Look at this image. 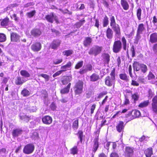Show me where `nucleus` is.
<instances>
[{"mask_svg": "<svg viewBox=\"0 0 157 157\" xmlns=\"http://www.w3.org/2000/svg\"><path fill=\"white\" fill-rule=\"evenodd\" d=\"M123 124L124 123L123 121H120L119 123L116 127V129L118 132H121L123 130L124 127Z\"/></svg>", "mask_w": 157, "mask_h": 157, "instance_id": "obj_22", "label": "nucleus"}, {"mask_svg": "<svg viewBox=\"0 0 157 157\" xmlns=\"http://www.w3.org/2000/svg\"><path fill=\"white\" fill-rule=\"evenodd\" d=\"M98 139V137L95 138L94 141V145L92 148V157H94V155L97 150L99 147Z\"/></svg>", "mask_w": 157, "mask_h": 157, "instance_id": "obj_7", "label": "nucleus"}, {"mask_svg": "<svg viewBox=\"0 0 157 157\" xmlns=\"http://www.w3.org/2000/svg\"><path fill=\"white\" fill-rule=\"evenodd\" d=\"M112 28L115 32V35L117 37L120 36L121 34V31L119 25L117 24L112 26Z\"/></svg>", "mask_w": 157, "mask_h": 157, "instance_id": "obj_14", "label": "nucleus"}, {"mask_svg": "<svg viewBox=\"0 0 157 157\" xmlns=\"http://www.w3.org/2000/svg\"><path fill=\"white\" fill-rule=\"evenodd\" d=\"M108 24V18L106 16H105L103 21V26L104 27H106Z\"/></svg>", "mask_w": 157, "mask_h": 157, "instance_id": "obj_43", "label": "nucleus"}, {"mask_svg": "<svg viewBox=\"0 0 157 157\" xmlns=\"http://www.w3.org/2000/svg\"><path fill=\"white\" fill-rule=\"evenodd\" d=\"M39 76H41L44 78L45 79V81L47 82L49 79V76L47 74H41L39 75Z\"/></svg>", "mask_w": 157, "mask_h": 157, "instance_id": "obj_46", "label": "nucleus"}, {"mask_svg": "<svg viewBox=\"0 0 157 157\" xmlns=\"http://www.w3.org/2000/svg\"><path fill=\"white\" fill-rule=\"evenodd\" d=\"M62 73V71L61 70L58 71L53 75V78H55L56 77Z\"/></svg>", "mask_w": 157, "mask_h": 157, "instance_id": "obj_61", "label": "nucleus"}, {"mask_svg": "<svg viewBox=\"0 0 157 157\" xmlns=\"http://www.w3.org/2000/svg\"><path fill=\"white\" fill-rule=\"evenodd\" d=\"M26 81L23 77L21 78L20 76H17L15 79V83L16 85H21Z\"/></svg>", "mask_w": 157, "mask_h": 157, "instance_id": "obj_12", "label": "nucleus"}, {"mask_svg": "<svg viewBox=\"0 0 157 157\" xmlns=\"http://www.w3.org/2000/svg\"><path fill=\"white\" fill-rule=\"evenodd\" d=\"M150 41L152 43L157 42V33H154L151 35Z\"/></svg>", "mask_w": 157, "mask_h": 157, "instance_id": "obj_20", "label": "nucleus"}, {"mask_svg": "<svg viewBox=\"0 0 157 157\" xmlns=\"http://www.w3.org/2000/svg\"><path fill=\"white\" fill-rule=\"evenodd\" d=\"M35 148L34 145L32 144L26 145L24 147L23 151L26 154H29L32 153L34 151Z\"/></svg>", "mask_w": 157, "mask_h": 157, "instance_id": "obj_5", "label": "nucleus"}, {"mask_svg": "<svg viewBox=\"0 0 157 157\" xmlns=\"http://www.w3.org/2000/svg\"><path fill=\"white\" fill-rule=\"evenodd\" d=\"M106 36L107 38L109 39H112L113 37V32L109 28H108L106 31Z\"/></svg>", "mask_w": 157, "mask_h": 157, "instance_id": "obj_19", "label": "nucleus"}, {"mask_svg": "<svg viewBox=\"0 0 157 157\" xmlns=\"http://www.w3.org/2000/svg\"><path fill=\"white\" fill-rule=\"evenodd\" d=\"M106 93L105 92H103L99 94L97 97V98L100 99L103 97L104 96L106 95Z\"/></svg>", "mask_w": 157, "mask_h": 157, "instance_id": "obj_59", "label": "nucleus"}, {"mask_svg": "<svg viewBox=\"0 0 157 157\" xmlns=\"http://www.w3.org/2000/svg\"><path fill=\"white\" fill-rule=\"evenodd\" d=\"M31 138L34 140H38L39 138L38 133L35 131H33L31 134Z\"/></svg>", "mask_w": 157, "mask_h": 157, "instance_id": "obj_29", "label": "nucleus"}, {"mask_svg": "<svg viewBox=\"0 0 157 157\" xmlns=\"http://www.w3.org/2000/svg\"><path fill=\"white\" fill-rule=\"evenodd\" d=\"M27 109L28 110H29L31 112H35L36 109L35 107H31L30 106L29 108H27Z\"/></svg>", "mask_w": 157, "mask_h": 157, "instance_id": "obj_58", "label": "nucleus"}, {"mask_svg": "<svg viewBox=\"0 0 157 157\" xmlns=\"http://www.w3.org/2000/svg\"><path fill=\"white\" fill-rule=\"evenodd\" d=\"M110 56L107 53H104L102 55V57L103 58L105 63L108 64L110 61Z\"/></svg>", "mask_w": 157, "mask_h": 157, "instance_id": "obj_27", "label": "nucleus"}, {"mask_svg": "<svg viewBox=\"0 0 157 157\" xmlns=\"http://www.w3.org/2000/svg\"><path fill=\"white\" fill-rule=\"evenodd\" d=\"M144 153L146 157H151L153 154L152 148H149L145 150Z\"/></svg>", "mask_w": 157, "mask_h": 157, "instance_id": "obj_23", "label": "nucleus"}, {"mask_svg": "<svg viewBox=\"0 0 157 157\" xmlns=\"http://www.w3.org/2000/svg\"><path fill=\"white\" fill-rule=\"evenodd\" d=\"M22 129L17 128L13 130L12 132V135L13 137H17L22 134Z\"/></svg>", "mask_w": 157, "mask_h": 157, "instance_id": "obj_15", "label": "nucleus"}, {"mask_svg": "<svg viewBox=\"0 0 157 157\" xmlns=\"http://www.w3.org/2000/svg\"><path fill=\"white\" fill-rule=\"evenodd\" d=\"M110 25L111 27L117 24L116 23L115 18L114 16L111 15L110 18Z\"/></svg>", "mask_w": 157, "mask_h": 157, "instance_id": "obj_41", "label": "nucleus"}, {"mask_svg": "<svg viewBox=\"0 0 157 157\" xmlns=\"http://www.w3.org/2000/svg\"><path fill=\"white\" fill-rule=\"evenodd\" d=\"M102 50V47L98 46H95L91 48L88 52V53L91 55L96 56L100 54Z\"/></svg>", "mask_w": 157, "mask_h": 157, "instance_id": "obj_3", "label": "nucleus"}, {"mask_svg": "<svg viewBox=\"0 0 157 157\" xmlns=\"http://www.w3.org/2000/svg\"><path fill=\"white\" fill-rule=\"evenodd\" d=\"M141 33H137L135 39L134 43L136 44H138L139 40L141 38V36L140 34Z\"/></svg>", "mask_w": 157, "mask_h": 157, "instance_id": "obj_47", "label": "nucleus"}, {"mask_svg": "<svg viewBox=\"0 0 157 157\" xmlns=\"http://www.w3.org/2000/svg\"><path fill=\"white\" fill-rule=\"evenodd\" d=\"M141 64L137 62H135L133 64V69L134 71H137L141 68Z\"/></svg>", "mask_w": 157, "mask_h": 157, "instance_id": "obj_25", "label": "nucleus"}, {"mask_svg": "<svg viewBox=\"0 0 157 157\" xmlns=\"http://www.w3.org/2000/svg\"><path fill=\"white\" fill-rule=\"evenodd\" d=\"M71 85V83H69L66 87L61 90L60 91L61 93L63 94L68 93L69 91Z\"/></svg>", "mask_w": 157, "mask_h": 157, "instance_id": "obj_31", "label": "nucleus"}, {"mask_svg": "<svg viewBox=\"0 0 157 157\" xmlns=\"http://www.w3.org/2000/svg\"><path fill=\"white\" fill-rule=\"evenodd\" d=\"M141 68L142 71L144 73H145L147 70V66L144 64H141Z\"/></svg>", "mask_w": 157, "mask_h": 157, "instance_id": "obj_50", "label": "nucleus"}, {"mask_svg": "<svg viewBox=\"0 0 157 157\" xmlns=\"http://www.w3.org/2000/svg\"><path fill=\"white\" fill-rule=\"evenodd\" d=\"M78 152V149L76 146H74L70 149L71 153L73 155L77 154Z\"/></svg>", "mask_w": 157, "mask_h": 157, "instance_id": "obj_37", "label": "nucleus"}, {"mask_svg": "<svg viewBox=\"0 0 157 157\" xmlns=\"http://www.w3.org/2000/svg\"><path fill=\"white\" fill-rule=\"evenodd\" d=\"M139 97V96L137 93L132 94V99L133 100L134 102L135 103L138 100Z\"/></svg>", "mask_w": 157, "mask_h": 157, "instance_id": "obj_35", "label": "nucleus"}, {"mask_svg": "<svg viewBox=\"0 0 157 157\" xmlns=\"http://www.w3.org/2000/svg\"><path fill=\"white\" fill-rule=\"evenodd\" d=\"M41 48V44L39 42H36L33 44L31 46V49L34 52L40 51Z\"/></svg>", "mask_w": 157, "mask_h": 157, "instance_id": "obj_13", "label": "nucleus"}, {"mask_svg": "<svg viewBox=\"0 0 157 157\" xmlns=\"http://www.w3.org/2000/svg\"><path fill=\"white\" fill-rule=\"evenodd\" d=\"M96 105L95 104H93L91 106V114H93L94 113V111L95 109L96 108Z\"/></svg>", "mask_w": 157, "mask_h": 157, "instance_id": "obj_62", "label": "nucleus"}, {"mask_svg": "<svg viewBox=\"0 0 157 157\" xmlns=\"http://www.w3.org/2000/svg\"><path fill=\"white\" fill-rule=\"evenodd\" d=\"M148 79L150 80L155 79V76L151 72H150L148 75Z\"/></svg>", "mask_w": 157, "mask_h": 157, "instance_id": "obj_56", "label": "nucleus"}, {"mask_svg": "<svg viewBox=\"0 0 157 157\" xmlns=\"http://www.w3.org/2000/svg\"><path fill=\"white\" fill-rule=\"evenodd\" d=\"M30 94L29 91L27 89H25L23 90L21 92V94L24 97L29 96Z\"/></svg>", "mask_w": 157, "mask_h": 157, "instance_id": "obj_39", "label": "nucleus"}, {"mask_svg": "<svg viewBox=\"0 0 157 157\" xmlns=\"http://www.w3.org/2000/svg\"><path fill=\"white\" fill-rule=\"evenodd\" d=\"M133 149L130 147H127L125 148V154L127 156L130 157L133 154Z\"/></svg>", "mask_w": 157, "mask_h": 157, "instance_id": "obj_18", "label": "nucleus"}, {"mask_svg": "<svg viewBox=\"0 0 157 157\" xmlns=\"http://www.w3.org/2000/svg\"><path fill=\"white\" fill-rule=\"evenodd\" d=\"M83 85V82L80 80L76 83L74 89L76 94H79L82 92Z\"/></svg>", "mask_w": 157, "mask_h": 157, "instance_id": "obj_2", "label": "nucleus"}, {"mask_svg": "<svg viewBox=\"0 0 157 157\" xmlns=\"http://www.w3.org/2000/svg\"><path fill=\"white\" fill-rule=\"evenodd\" d=\"M120 78L126 82H128L129 80L128 77L125 74H121L119 75Z\"/></svg>", "mask_w": 157, "mask_h": 157, "instance_id": "obj_36", "label": "nucleus"}, {"mask_svg": "<svg viewBox=\"0 0 157 157\" xmlns=\"http://www.w3.org/2000/svg\"><path fill=\"white\" fill-rule=\"evenodd\" d=\"M78 126V119L75 120L73 123L72 128L74 130L77 129Z\"/></svg>", "mask_w": 157, "mask_h": 157, "instance_id": "obj_38", "label": "nucleus"}, {"mask_svg": "<svg viewBox=\"0 0 157 157\" xmlns=\"http://www.w3.org/2000/svg\"><path fill=\"white\" fill-rule=\"evenodd\" d=\"M72 77L71 76H64L62 78V82L63 85L68 83L71 80Z\"/></svg>", "mask_w": 157, "mask_h": 157, "instance_id": "obj_16", "label": "nucleus"}, {"mask_svg": "<svg viewBox=\"0 0 157 157\" xmlns=\"http://www.w3.org/2000/svg\"><path fill=\"white\" fill-rule=\"evenodd\" d=\"M153 110L155 113H157V104H151Z\"/></svg>", "mask_w": 157, "mask_h": 157, "instance_id": "obj_55", "label": "nucleus"}, {"mask_svg": "<svg viewBox=\"0 0 157 157\" xmlns=\"http://www.w3.org/2000/svg\"><path fill=\"white\" fill-rule=\"evenodd\" d=\"M50 107L52 110H54L56 109V106L55 103L54 102H52L50 105Z\"/></svg>", "mask_w": 157, "mask_h": 157, "instance_id": "obj_60", "label": "nucleus"}, {"mask_svg": "<svg viewBox=\"0 0 157 157\" xmlns=\"http://www.w3.org/2000/svg\"><path fill=\"white\" fill-rule=\"evenodd\" d=\"M122 48V43L119 40L115 41L113 44V52L115 53L120 52Z\"/></svg>", "mask_w": 157, "mask_h": 157, "instance_id": "obj_4", "label": "nucleus"}, {"mask_svg": "<svg viewBox=\"0 0 157 157\" xmlns=\"http://www.w3.org/2000/svg\"><path fill=\"white\" fill-rule=\"evenodd\" d=\"M42 121L45 124H49L52 122V118L49 116H45L42 118Z\"/></svg>", "mask_w": 157, "mask_h": 157, "instance_id": "obj_10", "label": "nucleus"}, {"mask_svg": "<svg viewBox=\"0 0 157 157\" xmlns=\"http://www.w3.org/2000/svg\"><path fill=\"white\" fill-rule=\"evenodd\" d=\"M20 73L21 76L25 78L29 77L30 76V74L25 70H21Z\"/></svg>", "mask_w": 157, "mask_h": 157, "instance_id": "obj_32", "label": "nucleus"}, {"mask_svg": "<svg viewBox=\"0 0 157 157\" xmlns=\"http://www.w3.org/2000/svg\"><path fill=\"white\" fill-rule=\"evenodd\" d=\"M148 97L151 98L154 95V93L152 92L151 89H149L148 91Z\"/></svg>", "mask_w": 157, "mask_h": 157, "instance_id": "obj_57", "label": "nucleus"}, {"mask_svg": "<svg viewBox=\"0 0 157 157\" xmlns=\"http://www.w3.org/2000/svg\"><path fill=\"white\" fill-rule=\"evenodd\" d=\"M130 114L133 117V119L138 117L140 115V113L137 109H134L132 111Z\"/></svg>", "mask_w": 157, "mask_h": 157, "instance_id": "obj_17", "label": "nucleus"}, {"mask_svg": "<svg viewBox=\"0 0 157 157\" xmlns=\"http://www.w3.org/2000/svg\"><path fill=\"white\" fill-rule=\"evenodd\" d=\"M61 44V41L59 40H54L50 44L52 48L56 49Z\"/></svg>", "mask_w": 157, "mask_h": 157, "instance_id": "obj_11", "label": "nucleus"}, {"mask_svg": "<svg viewBox=\"0 0 157 157\" xmlns=\"http://www.w3.org/2000/svg\"><path fill=\"white\" fill-rule=\"evenodd\" d=\"M73 52V51L71 50H65L63 52V54L67 56H68L71 55Z\"/></svg>", "mask_w": 157, "mask_h": 157, "instance_id": "obj_40", "label": "nucleus"}, {"mask_svg": "<svg viewBox=\"0 0 157 157\" xmlns=\"http://www.w3.org/2000/svg\"><path fill=\"white\" fill-rule=\"evenodd\" d=\"M78 137L80 139V141L82 143V141L83 132L82 131L79 130L78 131Z\"/></svg>", "mask_w": 157, "mask_h": 157, "instance_id": "obj_51", "label": "nucleus"}, {"mask_svg": "<svg viewBox=\"0 0 157 157\" xmlns=\"http://www.w3.org/2000/svg\"><path fill=\"white\" fill-rule=\"evenodd\" d=\"M121 4L124 10H127L128 9L129 5L126 0H121Z\"/></svg>", "mask_w": 157, "mask_h": 157, "instance_id": "obj_21", "label": "nucleus"}, {"mask_svg": "<svg viewBox=\"0 0 157 157\" xmlns=\"http://www.w3.org/2000/svg\"><path fill=\"white\" fill-rule=\"evenodd\" d=\"M71 65L72 63L71 62H68L66 65L62 66L61 67V69L62 70L61 71H62V72L66 71L71 66Z\"/></svg>", "mask_w": 157, "mask_h": 157, "instance_id": "obj_28", "label": "nucleus"}, {"mask_svg": "<svg viewBox=\"0 0 157 157\" xmlns=\"http://www.w3.org/2000/svg\"><path fill=\"white\" fill-rule=\"evenodd\" d=\"M45 18L47 21L51 23H52L55 20L56 23H58V21L57 16L54 13H51L46 15Z\"/></svg>", "mask_w": 157, "mask_h": 157, "instance_id": "obj_6", "label": "nucleus"}, {"mask_svg": "<svg viewBox=\"0 0 157 157\" xmlns=\"http://www.w3.org/2000/svg\"><path fill=\"white\" fill-rule=\"evenodd\" d=\"M115 82V69L113 68L110 74V76H108L105 78V84L111 86L114 85Z\"/></svg>", "mask_w": 157, "mask_h": 157, "instance_id": "obj_1", "label": "nucleus"}, {"mask_svg": "<svg viewBox=\"0 0 157 157\" xmlns=\"http://www.w3.org/2000/svg\"><path fill=\"white\" fill-rule=\"evenodd\" d=\"M9 19L8 18H5L2 21L1 25L3 26H7L8 25Z\"/></svg>", "mask_w": 157, "mask_h": 157, "instance_id": "obj_34", "label": "nucleus"}, {"mask_svg": "<svg viewBox=\"0 0 157 157\" xmlns=\"http://www.w3.org/2000/svg\"><path fill=\"white\" fill-rule=\"evenodd\" d=\"M6 40V35L3 33H0V42H3Z\"/></svg>", "mask_w": 157, "mask_h": 157, "instance_id": "obj_49", "label": "nucleus"}, {"mask_svg": "<svg viewBox=\"0 0 157 157\" xmlns=\"http://www.w3.org/2000/svg\"><path fill=\"white\" fill-rule=\"evenodd\" d=\"M142 10L140 8H138L137 11L136 15L139 20H141V14Z\"/></svg>", "mask_w": 157, "mask_h": 157, "instance_id": "obj_45", "label": "nucleus"}, {"mask_svg": "<svg viewBox=\"0 0 157 157\" xmlns=\"http://www.w3.org/2000/svg\"><path fill=\"white\" fill-rule=\"evenodd\" d=\"M152 103L157 104V95L154 97L153 98Z\"/></svg>", "mask_w": 157, "mask_h": 157, "instance_id": "obj_64", "label": "nucleus"}, {"mask_svg": "<svg viewBox=\"0 0 157 157\" xmlns=\"http://www.w3.org/2000/svg\"><path fill=\"white\" fill-rule=\"evenodd\" d=\"M149 102L148 101H144L143 102L141 103L139 105V106L141 108L146 107L148 105Z\"/></svg>", "mask_w": 157, "mask_h": 157, "instance_id": "obj_44", "label": "nucleus"}, {"mask_svg": "<svg viewBox=\"0 0 157 157\" xmlns=\"http://www.w3.org/2000/svg\"><path fill=\"white\" fill-rule=\"evenodd\" d=\"M92 41V39L89 37H86L83 41V44L85 47H87L90 45Z\"/></svg>", "mask_w": 157, "mask_h": 157, "instance_id": "obj_24", "label": "nucleus"}, {"mask_svg": "<svg viewBox=\"0 0 157 157\" xmlns=\"http://www.w3.org/2000/svg\"><path fill=\"white\" fill-rule=\"evenodd\" d=\"M36 13V11L34 10L30 12L27 13L26 15L28 17L30 18L33 17L35 15Z\"/></svg>", "mask_w": 157, "mask_h": 157, "instance_id": "obj_42", "label": "nucleus"}, {"mask_svg": "<svg viewBox=\"0 0 157 157\" xmlns=\"http://www.w3.org/2000/svg\"><path fill=\"white\" fill-rule=\"evenodd\" d=\"M145 30V28L144 27V25L143 23H141L138 25L137 33L142 34L143 32Z\"/></svg>", "mask_w": 157, "mask_h": 157, "instance_id": "obj_30", "label": "nucleus"}, {"mask_svg": "<svg viewBox=\"0 0 157 157\" xmlns=\"http://www.w3.org/2000/svg\"><path fill=\"white\" fill-rule=\"evenodd\" d=\"M121 41L123 49L125 51L127 50V44L126 40L124 36L122 38Z\"/></svg>", "mask_w": 157, "mask_h": 157, "instance_id": "obj_33", "label": "nucleus"}, {"mask_svg": "<svg viewBox=\"0 0 157 157\" xmlns=\"http://www.w3.org/2000/svg\"><path fill=\"white\" fill-rule=\"evenodd\" d=\"M99 76L96 73L93 74L90 76V80L92 82H95L99 79Z\"/></svg>", "mask_w": 157, "mask_h": 157, "instance_id": "obj_26", "label": "nucleus"}, {"mask_svg": "<svg viewBox=\"0 0 157 157\" xmlns=\"http://www.w3.org/2000/svg\"><path fill=\"white\" fill-rule=\"evenodd\" d=\"M110 157H119L118 154L115 152H112L110 155Z\"/></svg>", "mask_w": 157, "mask_h": 157, "instance_id": "obj_63", "label": "nucleus"}, {"mask_svg": "<svg viewBox=\"0 0 157 157\" xmlns=\"http://www.w3.org/2000/svg\"><path fill=\"white\" fill-rule=\"evenodd\" d=\"M63 59H57L53 60V63L55 64H58L61 63Z\"/></svg>", "mask_w": 157, "mask_h": 157, "instance_id": "obj_54", "label": "nucleus"}, {"mask_svg": "<svg viewBox=\"0 0 157 157\" xmlns=\"http://www.w3.org/2000/svg\"><path fill=\"white\" fill-rule=\"evenodd\" d=\"M20 36L15 33H12L10 34L11 41L13 42H18L20 41Z\"/></svg>", "mask_w": 157, "mask_h": 157, "instance_id": "obj_8", "label": "nucleus"}, {"mask_svg": "<svg viewBox=\"0 0 157 157\" xmlns=\"http://www.w3.org/2000/svg\"><path fill=\"white\" fill-rule=\"evenodd\" d=\"M85 22V20H83L81 21H80L78 22H77L76 23V27L77 28H79Z\"/></svg>", "mask_w": 157, "mask_h": 157, "instance_id": "obj_53", "label": "nucleus"}, {"mask_svg": "<svg viewBox=\"0 0 157 157\" xmlns=\"http://www.w3.org/2000/svg\"><path fill=\"white\" fill-rule=\"evenodd\" d=\"M85 69L86 70L87 72L91 71L92 70L93 67L91 64H88L86 66V68Z\"/></svg>", "mask_w": 157, "mask_h": 157, "instance_id": "obj_52", "label": "nucleus"}, {"mask_svg": "<svg viewBox=\"0 0 157 157\" xmlns=\"http://www.w3.org/2000/svg\"><path fill=\"white\" fill-rule=\"evenodd\" d=\"M83 62L80 61L79 62L75 65V68L76 69H78L82 67L83 65Z\"/></svg>", "mask_w": 157, "mask_h": 157, "instance_id": "obj_48", "label": "nucleus"}, {"mask_svg": "<svg viewBox=\"0 0 157 157\" xmlns=\"http://www.w3.org/2000/svg\"><path fill=\"white\" fill-rule=\"evenodd\" d=\"M31 33L32 36L37 37L41 34L42 31L38 28H34L31 31Z\"/></svg>", "mask_w": 157, "mask_h": 157, "instance_id": "obj_9", "label": "nucleus"}]
</instances>
